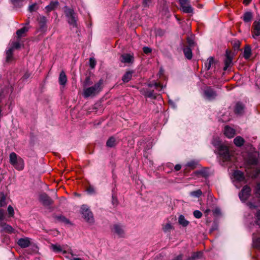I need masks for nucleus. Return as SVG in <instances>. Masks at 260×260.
I'll return each mask as SVG.
<instances>
[{
    "instance_id": "1",
    "label": "nucleus",
    "mask_w": 260,
    "mask_h": 260,
    "mask_svg": "<svg viewBox=\"0 0 260 260\" xmlns=\"http://www.w3.org/2000/svg\"><path fill=\"white\" fill-rule=\"evenodd\" d=\"M212 144L216 147L218 151V153L220 158L223 162L228 161L230 159L231 156L229 153L228 148L221 144L219 138L218 137L214 138Z\"/></svg>"
},
{
    "instance_id": "2",
    "label": "nucleus",
    "mask_w": 260,
    "mask_h": 260,
    "mask_svg": "<svg viewBox=\"0 0 260 260\" xmlns=\"http://www.w3.org/2000/svg\"><path fill=\"white\" fill-rule=\"evenodd\" d=\"M103 80H100L93 86L86 87L84 86L83 95L84 98H87L90 96H94L98 94L102 89Z\"/></svg>"
},
{
    "instance_id": "3",
    "label": "nucleus",
    "mask_w": 260,
    "mask_h": 260,
    "mask_svg": "<svg viewBox=\"0 0 260 260\" xmlns=\"http://www.w3.org/2000/svg\"><path fill=\"white\" fill-rule=\"evenodd\" d=\"M10 162L17 170H22L24 167L23 159L18 156L15 152L10 154Z\"/></svg>"
},
{
    "instance_id": "4",
    "label": "nucleus",
    "mask_w": 260,
    "mask_h": 260,
    "mask_svg": "<svg viewBox=\"0 0 260 260\" xmlns=\"http://www.w3.org/2000/svg\"><path fill=\"white\" fill-rule=\"evenodd\" d=\"M81 213L86 222L91 224L94 223V219L93 214L86 205H83L81 206Z\"/></svg>"
},
{
    "instance_id": "5",
    "label": "nucleus",
    "mask_w": 260,
    "mask_h": 260,
    "mask_svg": "<svg viewBox=\"0 0 260 260\" xmlns=\"http://www.w3.org/2000/svg\"><path fill=\"white\" fill-rule=\"evenodd\" d=\"M64 13L66 16L68 17V22L73 26L77 25V17L74 11L67 7L65 8Z\"/></svg>"
},
{
    "instance_id": "6",
    "label": "nucleus",
    "mask_w": 260,
    "mask_h": 260,
    "mask_svg": "<svg viewBox=\"0 0 260 260\" xmlns=\"http://www.w3.org/2000/svg\"><path fill=\"white\" fill-rule=\"evenodd\" d=\"M181 10L186 13H192L193 9L190 5V0H179Z\"/></svg>"
},
{
    "instance_id": "7",
    "label": "nucleus",
    "mask_w": 260,
    "mask_h": 260,
    "mask_svg": "<svg viewBox=\"0 0 260 260\" xmlns=\"http://www.w3.org/2000/svg\"><path fill=\"white\" fill-rule=\"evenodd\" d=\"M112 232L119 237H123L125 235L124 228L122 225L116 224L112 228Z\"/></svg>"
},
{
    "instance_id": "8",
    "label": "nucleus",
    "mask_w": 260,
    "mask_h": 260,
    "mask_svg": "<svg viewBox=\"0 0 260 260\" xmlns=\"http://www.w3.org/2000/svg\"><path fill=\"white\" fill-rule=\"evenodd\" d=\"M233 178H234V182L237 187H238L237 185V182H245V178L242 172L240 171H235L233 174Z\"/></svg>"
},
{
    "instance_id": "9",
    "label": "nucleus",
    "mask_w": 260,
    "mask_h": 260,
    "mask_svg": "<svg viewBox=\"0 0 260 260\" xmlns=\"http://www.w3.org/2000/svg\"><path fill=\"white\" fill-rule=\"evenodd\" d=\"M251 189L249 187L245 185L243 187L241 191L239 193V198L242 201H245L249 197Z\"/></svg>"
},
{
    "instance_id": "10",
    "label": "nucleus",
    "mask_w": 260,
    "mask_h": 260,
    "mask_svg": "<svg viewBox=\"0 0 260 260\" xmlns=\"http://www.w3.org/2000/svg\"><path fill=\"white\" fill-rule=\"evenodd\" d=\"M39 201L44 206H48L52 203L51 199L45 193L40 194Z\"/></svg>"
},
{
    "instance_id": "11",
    "label": "nucleus",
    "mask_w": 260,
    "mask_h": 260,
    "mask_svg": "<svg viewBox=\"0 0 260 260\" xmlns=\"http://www.w3.org/2000/svg\"><path fill=\"white\" fill-rule=\"evenodd\" d=\"M252 37L255 38L260 36V20L255 21L253 23Z\"/></svg>"
},
{
    "instance_id": "12",
    "label": "nucleus",
    "mask_w": 260,
    "mask_h": 260,
    "mask_svg": "<svg viewBox=\"0 0 260 260\" xmlns=\"http://www.w3.org/2000/svg\"><path fill=\"white\" fill-rule=\"evenodd\" d=\"M223 132L224 135L229 138H233L235 135V130L229 126H225Z\"/></svg>"
},
{
    "instance_id": "13",
    "label": "nucleus",
    "mask_w": 260,
    "mask_h": 260,
    "mask_svg": "<svg viewBox=\"0 0 260 260\" xmlns=\"http://www.w3.org/2000/svg\"><path fill=\"white\" fill-rule=\"evenodd\" d=\"M134 60V57L129 54H124L120 56V61L124 63H132Z\"/></svg>"
},
{
    "instance_id": "14",
    "label": "nucleus",
    "mask_w": 260,
    "mask_h": 260,
    "mask_svg": "<svg viewBox=\"0 0 260 260\" xmlns=\"http://www.w3.org/2000/svg\"><path fill=\"white\" fill-rule=\"evenodd\" d=\"M206 98L208 100H212L216 96V93L211 88H207L204 91Z\"/></svg>"
},
{
    "instance_id": "15",
    "label": "nucleus",
    "mask_w": 260,
    "mask_h": 260,
    "mask_svg": "<svg viewBox=\"0 0 260 260\" xmlns=\"http://www.w3.org/2000/svg\"><path fill=\"white\" fill-rule=\"evenodd\" d=\"M18 244L22 248H25L30 245V242L28 238H21L17 242Z\"/></svg>"
},
{
    "instance_id": "16",
    "label": "nucleus",
    "mask_w": 260,
    "mask_h": 260,
    "mask_svg": "<svg viewBox=\"0 0 260 260\" xmlns=\"http://www.w3.org/2000/svg\"><path fill=\"white\" fill-rule=\"evenodd\" d=\"M0 226L2 228V231L8 233H12L13 232L14 229L13 228L3 221L2 222V224H0Z\"/></svg>"
},
{
    "instance_id": "17",
    "label": "nucleus",
    "mask_w": 260,
    "mask_h": 260,
    "mask_svg": "<svg viewBox=\"0 0 260 260\" xmlns=\"http://www.w3.org/2000/svg\"><path fill=\"white\" fill-rule=\"evenodd\" d=\"M141 92L142 94H143L146 97L151 98L152 99L156 98V94L154 93L153 90L143 89Z\"/></svg>"
},
{
    "instance_id": "18",
    "label": "nucleus",
    "mask_w": 260,
    "mask_h": 260,
    "mask_svg": "<svg viewBox=\"0 0 260 260\" xmlns=\"http://www.w3.org/2000/svg\"><path fill=\"white\" fill-rule=\"evenodd\" d=\"M232 63V58L230 56V54L226 52V58L224 60V70H226L227 69L230 67Z\"/></svg>"
},
{
    "instance_id": "19",
    "label": "nucleus",
    "mask_w": 260,
    "mask_h": 260,
    "mask_svg": "<svg viewBox=\"0 0 260 260\" xmlns=\"http://www.w3.org/2000/svg\"><path fill=\"white\" fill-rule=\"evenodd\" d=\"M67 78L64 71H61L59 77V82L61 85H64L67 82Z\"/></svg>"
},
{
    "instance_id": "20",
    "label": "nucleus",
    "mask_w": 260,
    "mask_h": 260,
    "mask_svg": "<svg viewBox=\"0 0 260 260\" xmlns=\"http://www.w3.org/2000/svg\"><path fill=\"white\" fill-rule=\"evenodd\" d=\"M178 223L182 226L185 227L188 225L189 221L185 218L183 215H180L178 217Z\"/></svg>"
},
{
    "instance_id": "21",
    "label": "nucleus",
    "mask_w": 260,
    "mask_h": 260,
    "mask_svg": "<svg viewBox=\"0 0 260 260\" xmlns=\"http://www.w3.org/2000/svg\"><path fill=\"white\" fill-rule=\"evenodd\" d=\"M235 112L236 114H241L244 112V106L242 104L238 103L235 106Z\"/></svg>"
},
{
    "instance_id": "22",
    "label": "nucleus",
    "mask_w": 260,
    "mask_h": 260,
    "mask_svg": "<svg viewBox=\"0 0 260 260\" xmlns=\"http://www.w3.org/2000/svg\"><path fill=\"white\" fill-rule=\"evenodd\" d=\"M13 49L9 48L6 51V61L8 62H10L12 61L13 59Z\"/></svg>"
},
{
    "instance_id": "23",
    "label": "nucleus",
    "mask_w": 260,
    "mask_h": 260,
    "mask_svg": "<svg viewBox=\"0 0 260 260\" xmlns=\"http://www.w3.org/2000/svg\"><path fill=\"white\" fill-rule=\"evenodd\" d=\"M117 142L116 139L113 137H110L107 141L106 145L108 147H113L117 144Z\"/></svg>"
},
{
    "instance_id": "24",
    "label": "nucleus",
    "mask_w": 260,
    "mask_h": 260,
    "mask_svg": "<svg viewBox=\"0 0 260 260\" xmlns=\"http://www.w3.org/2000/svg\"><path fill=\"white\" fill-rule=\"evenodd\" d=\"M234 142L237 146L240 147L243 144L244 140L241 137L237 136L234 139Z\"/></svg>"
},
{
    "instance_id": "25",
    "label": "nucleus",
    "mask_w": 260,
    "mask_h": 260,
    "mask_svg": "<svg viewBox=\"0 0 260 260\" xmlns=\"http://www.w3.org/2000/svg\"><path fill=\"white\" fill-rule=\"evenodd\" d=\"M58 5V2H52L50 4L45 7V9L47 12H50L54 10Z\"/></svg>"
},
{
    "instance_id": "26",
    "label": "nucleus",
    "mask_w": 260,
    "mask_h": 260,
    "mask_svg": "<svg viewBox=\"0 0 260 260\" xmlns=\"http://www.w3.org/2000/svg\"><path fill=\"white\" fill-rule=\"evenodd\" d=\"M183 52L185 56V57L188 59H190L192 58V52L189 47H185L183 49Z\"/></svg>"
},
{
    "instance_id": "27",
    "label": "nucleus",
    "mask_w": 260,
    "mask_h": 260,
    "mask_svg": "<svg viewBox=\"0 0 260 260\" xmlns=\"http://www.w3.org/2000/svg\"><path fill=\"white\" fill-rule=\"evenodd\" d=\"M132 74L133 72L131 71H128L122 77V81L124 82H128L132 77Z\"/></svg>"
},
{
    "instance_id": "28",
    "label": "nucleus",
    "mask_w": 260,
    "mask_h": 260,
    "mask_svg": "<svg viewBox=\"0 0 260 260\" xmlns=\"http://www.w3.org/2000/svg\"><path fill=\"white\" fill-rule=\"evenodd\" d=\"M173 229V226L170 223H167L162 225V230L165 233H170Z\"/></svg>"
},
{
    "instance_id": "29",
    "label": "nucleus",
    "mask_w": 260,
    "mask_h": 260,
    "mask_svg": "<svg viewBox=\"0 0 260 260\" xmlns=\"http://www.w3.org/2000/svg\"><path fill=\"white\" fill-rule=\"evenodd\" d=\"M153 86L159 91H161L164 88V86L159 83L154 82L149 84V87H153Z\"/></svg>"
},
{
    "instance_id": "30",
    "label": "nucleus",
    "mask_w": 260,
    "mask_h": 260,
    "mask_svg": "<svg viewBox=\"0 0 260 260\" xmlns=\"http://www.w3.org/2000/svg\"><path fill=\"white\" fill-rule=\"evenodd\" d=\"M251 55V48L249 46L245 48L244 51L243 56L245 59H248L250 57Z\"/></svg>"
},
{
    "instance_id": "31",
    "label": "nucleus",
    "mask_w": 260,
    "mask_h": 260,
    "mask_svg": "<svg viewBox=\"0 0 260 260\" xmlns=\"http://www.w3.org/2000/svg\"><path fill=\"white\" fill-rule=\"evenodd\" d=\"M28 29L26 27H23V28L18 30L17 31V35L19 38L22 37L23 35L27 31Z\"/></svg>"
},
{
    "instance_id": "32",
    "label": "nucleus",
    "mask_w": 260,
    "mask_h": 260,
    "mask_svg": "<svg viewBox=\"0 0 260 260\" xmlns=\"http://www.w3.org/2000/svg\"><path fill=\"white\" fill-rule=\"evenodd\" d=\"M6 200V197L5 194L2 192L0 193V207H4L7 205Z\"/></svg>"
},
{
    "instance_id": "33",
    "label": "nucleus",
    "mask_w": 260,
    "mask_h": 260,
    "mask_svg": "<svg viewBox=\"0 0 260 260\" xmlns=\"http://www.w3.org/2000/svg\"><path fill=\"white\" fill-rule=\"evenodd\" d=\"M254 246L257 248H260V236L256 237L254 235L253 238Z\"/></svg>"
},
{
    "instance_id": "34",
    "label": "nucleus",
    "mask_w": 260,
    "mask_h": 260,
    "mask_svg": "<svg viewBox=\"0 0 260 260\" xmlns=\"http://www.w3.org/2000/svg\"><path fill=\"white\" fill-rule=\"evenodd\" d=\"M252 18V14L251 12H246L243 15V20L245 22H249Z\"/></svg>"
},
{
    "instance_id": "35",
    "label": "nucleus",
    "mask_w": 260,
    "mask_h": 260,
    "mask_svg": "<svg viewBox=\"0 0 260 260\" xmlns=\"http://www.w3.org/2000/svg\"><path fill=\"white\" fill-rule=\"evenodd\" d=\"M214 63V58L213 57H210L208 59L207 62L205 63V67L207 70H209L211 66Z\"/></svg>"
},
{
    "instance_id": "36",
    "label": "nucleus",
    "mask_w": 260,
    "mask_h": 260,
    "mask_svg": "<svg viewBox=\"0 0 260 260\" xmlns=\"http://www.w3.org/2000/svg\"><path fill=\"white\" fill-rule=\"evenodd\" d=\"M50 247L51 249L55 252H59L62 250L61 246L59 245L52 244Z\"/></svg>"
},
{
    "instance_id": "37",
    "label": "nucleus",
    "mask_w": 260,
    "mask_h": 260,
    "mask_svg": "<svg viewBox=\"0 0 260 260\" xmlns=\"http://www.w3.org/2000/svg\"><path fill=\"white\" fill-rule=\"evenodd\" d=\"M191 196L199 198L202 194V192L200 189L192 191L190 193Z\"/></svg>"
},
{
    "instance_id": "38",
    "label": "nucleus",
    "mask_w": 260,
    "mask_h": 260,
    "mask_svg": "<svg viewBox=\"0 0 260 260\" xmlns=\"http://www.w3.org/2000/svg\"><path fill=\"white\" fill-rule=\"evenodd\" d=\"M202 253L201 252L193 253H192L191 256L188 258V260H194L197 258L201 257L202 256Z\"/></svg>"
},
{
    "instance_id": "39",
    "label": "nucleus",
    "mask_w": 260,
    "mask_h": 260,
    "mask_svg": "<svg viewBox=\"0 0 260 260\" xmlns=\"http://www.w3.org/2000/svg\"><path fill=\"white\" fill-rule=\"evenodd\" d=\"M20 43L19 42H12L10 44V47L9 48H12L13 51L15 49H18L20 47Z\"/></svg>"
},
{
    "instance_id": "40",
    "label": "nucleus",
    "mask_w": 260,
    "mask_h": 260,
    "mask_svg": "<svg viewBox=\"0 0 260 260\" xmlns=\"http://www.w3.org/2000/svg\"><path fill=\"white\" fill-rule=\"evenodd\" d=\"M193 216L197 218H200L202 216V213L199 210H196L193 212Z\"/></svg>"
},
{
    "instance_id": "41",
    "label": "nucleus",
    "mask_w": 260,
    "mask_h": 260,
    "mask_svg": "<svg viewBox=\"0 0 260 260\" xmlns=\"http://www.w3.org/2000/svg\"><path fill=\"white\" fill-rule=\"evenodd\" d=\"M37 5L36 3L32 4L29 7V11L30 12L35 11L37 10Z\"/></svg>"
},
{
    "instance_id": "42",
    "label": "nucleus",
    "mask_w": 260,
    "mask_h": 260,
    "mask_svg": "<svg viewBox=\"0 0 260 260\" xmlns=\"http://www.w3.org/2000/svg\"><path fill=\"white\" fill-rule=\"evenodd\" d=\"M8 212L10 216H13L14 214V211L13 208L11 206H9L8 207Z\"/></svg>"
},
{
    "instance_id": "43",
    "label": "nucleus",
    "mask_w": 260,
    "mask_h": 260,
    "mask_svg": "<svg viewBox=\"0 0 260 260\" xmlns=\"http://www.w3.org/2000/svg\"><path fill=\"white\" fill-rule=\"evenodd\" d=\"M255 193L256 196L260 197V183H258L256 186Z\"/></svg>"
},
{
    "instance_id": "44",
    "label": "nucleus",
    "mask_w": 260,
    "mask_h": 260,
    "mask_svg": "<svg viewBox=\"0 0 260 260\" xmlns=\"http://www.w3.org/2000/svg\"><path fill=\"white\" fill-rule=\"evenodd\" d=\"M5 218V212L3 209H0V224H2L3 220Z\"/></svg>"
},
{
    "instance_id": "45",
    "label": "nucleus",
    "mask_w": 260,
    "mask_h": 260,
    "mask_svg": "<svg viewBox=\"0 0 260 260\" xmlns=\"http://www.w3.org/2000/svg\"><path fill=\"white\" fill-rule=\"evenodd\" d=\"M89 62L90 67L91 68H94L96 64L95 60L93 58H90Z\"/></svg>"
},
{
    "instance_id": "46",
    "label": "nucleus",
    "mask_w": 260,
    "mask_h": 260,
    "mask_svg": "<svg viewBox=\"0 0 260 260\" xmlns=\"http://www.w3.org/2000/svg\"><path fill=\"white\" fill-rule=\"evenodd\" d=\"M187 43L190 47H192L194 44V41L191 38H187Z\"/></svg>"
},
{
    "instance_id": "47",
    "label": "nucleus",
    "mask_w": 260,
    "mask_h": 260,
    "mask_svg": "<svg viewBox=\"0 0 260 260\" xmlns=\"http://www.w3.org/2000/svg\"><path fill=\"white\" fill-rule=\"evenodd\" d=\"M143 51L146 54H148L151 52V49L148 47H145L143 48Z\"/></svg>"
},
{
    "instance_id": "48",
    "label": "nucleus",
    "mask_w": 260,
    "mask_h": 260,
    "mask_svg": "<svg viewBox=\"0 0 260 260\" xmlns=\"http://www.w3.org/2000/svg\"><path fill=\"white\" fill-rule=\"evenodd\" d=\"M151 0H143V5L145 6H148L150 3Z\"/></svg>"
},
{
    "instance_id": "49",
    "label": "nucleus",
    "mask_w": 260,
    "mask_h": 260,
    "mask_svg": "<svg viewBox=\"0 0 260 260\" xmlns=\"http://www.w3.org/2000/svg\"><path fill=\"white\" fill-rule=\"evenodd\" d=\"M182 255L180 254L176 257L173 260H182Z\"/></svg>"
},
{
    "instance_id": "50",
    "label": "nucleus",
    "mask_w": 260,
    "mask_h": 260,
    "mask_svg": "<svg viewBox=\"0 0 260 260\" xmlns=\"http://www.w3.org/2000/svg\"><path fill=\"white\" fill-rule=\"evenodd\" d=\"M112 203L113 205H116L117 204V200L116 198L113 197Z\"/></svg>"
},
{
    "instance_id": "51",
    "label": "nucleus",
    "mask_w": 260,
    "mask_h": 260,
    "mask_svg": "<svg viewBox=\"0 0 260 260\" xmlns=\"http://www.w3.org/2000/svg\"><path fill=\"white\" fill-rule=\"evenodd\" d=\"M180 169H181V166L179 165H176L175 166V169L176 171H179L180 170Z\"/></svg>"
},
{
    "instance_id": "52",
    "label": "nucleus",
    "mask_w": 260,
    "mask_h": 260,
    "mask_svg": "<svg viewBox=\"0 0 260 260\" xmlns=\"http://www.w3.org/2000/svg\"><path fill=\"white\" fill-rule=\"evenodd\" d=\"M251 1V0H244L243 3L245 5H248Z\"/></svg>"
},
{
    "instance_id": "53",
    "label": "nucleus",
    "mask_w": 260,
    "mask_h": 260,
    "mask_svg": "<svg viewBox=\"0 0 260 260\" xmlns=\"http://www.w3.org/2000/svg\"><path fill=\"white\" fill-rule=\"evenodd\" d=\"M11 2L13 4H15L17 3L18 2H20L21 0H11Z\"/></svg>"
},
{
    "instance_id": "54",
    "label": "nucleus",
    "mask_w": 260,
    "mask_h": 260,
    "mask_svg": "<svg viewBox=\"0 0 260 260\" xmlns=\"http://www.w3.org/2000/svg\"><path fill=\"white\" fill-rule=\"evenodd\" d=\"M40 18L42 22H45L46 21V18L45 17L42 16V17H41Z\"/></svg>"
},
{
    "instance_id": "55",
    "label": "nucleus",
    "mask_w": 260,
    "mask_h": 260,
    "mask_svg": "<svg viewBox=\"0 0 260 260\" xmlns=\"http://www.w3.org/2000/svg\"><path fill=\"white\" fill-rule=\"evenodd\" d=\"M219 209H216L214 211V213L218 214L219 213Z\"/></svg>"
},
{
    "instance_id": "56",
    "label": "nucleus",
    "mask_w": 260,
    "mask_h": 260,
    "mask_svg": "<svg viewBox=\"0 0 260 260\" xmlns=\"http://www.w3.org/2000/svg\"><path fill=\"white\" fill-rule=\"evenodd\" d=\"M210 210L209 209H207L205 212V213L206 214V215H208V213L210 212Z\"/></svg>"
},
{
    "instance_id": "57",
    "label": "nucleus",
    "mask_w": 260,
    "mask_h": 260,
    "mask_svg": "<svg viewBox=\"0 0 260 260\" xmlns=\"http://www.w3.org/2000/svg\"><path fill=\"white\" fill-rule=\"evenodd\" d=\"M257 216L258 218H260V210L257 212Z\"/></svg>"
},
{
    "instance_id": "58",
    "label": "nucleus",
    "mask_w": 260,
    "mask_h": 260,
    "mask_svg": "<svg viewBox=\"0 0 260 260\" xmlns=\"http://www.w3.org/2000/svg\"><path fill=\"white\" fill-rule=\"evenodd\" d=\"M72 260H82V259L80 258H74Z\"/></svg>"
},
{
    "instance_id": "59",
    "label": "nucleus",
    "mask_w": 260,
    "mask_h": 260,
    "mask_svg": "<svg viewBox=\"0 0 260 260\" xmlns=\"http://www.w3.org/2000/svg\"><path fill=\"white\" fill-rule=\"evenodd\" d=\"M29 76V75H28H28H25V76H24V77H25L26 78H28Z\"/></svg>"
},
{
    "instance_id": "60",
    "label": "nucleus",
    "mask_w": 260,
    "mask_h": 260,
    "mask_svg": "<svg viewBox=\"0 0 260 260\" xmlns=\"http://www.w3.org/2000/svg\"><path fill=\"white\" fill-rule=\"evenodd\" d=\"M88 190V191H89V192H91V191H92V189H90V188H89Z\"/></svg>"
},
{
    "instance_id": "61",
    "label": "nucleus",
    "mask_w": 260,
    "mask_h": 260,
    "mask_svg": "<svg viewBox=\"0 0 260 260\" xmlns=\"http://www.w3.org/2000/svg\"><path fill=\"white\" fill-rule=\"evenodd\" d=\"M188 166H189V167H191V165L190 164H188Z\"/></svg>"
},
{
    "instance_id": "62",
    "label": "nucleus",
    "mask_w": 260,
    "mask_h": 260,
    "mask_svg": "<svg viewBox=\"0 0 260 260\" xmlns=\"http://www.w3.org/2000/svg\"><path fill=\"white\" fill-rule=\"evenodd\" d=\"M88 80H89V79H88V78H87V79H86V81H87Z\"/></svg>"
}]
</instances>
